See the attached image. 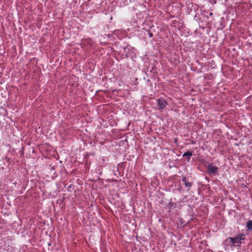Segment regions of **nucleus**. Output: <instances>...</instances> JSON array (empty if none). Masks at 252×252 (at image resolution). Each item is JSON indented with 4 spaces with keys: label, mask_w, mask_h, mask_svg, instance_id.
<instances>
[{
    "label": "nucleus",
    "mask_w": 252,
    "mask_h": 252,
    "mask_svg": "<svg viewBox=\"0 0 252 252\" xmlns=\"http://www.w3.org/2000/svg\"><path fill=\"white\" fill-rule=\"evenodd\" d=\"M245 235L243 233H239L236 237H228L223 242L225 249L226 250L229 246H236L237 244H241V241L244 240Z\"/></svg>",
    "instance_id": "1"
},
{
    "label": "nucleus",
    "mask_w": 252,
    "mask_h": 252,
    "mask_svg": "<svg viewBox=\"0 0 252 252\" xmlns=\"http://www.w3.org/2000/svg\"><path fill=\"white\" fill-rule=\"evenodd\" d=\"M207 169V173L209 174L213 175L214 176L218 175V167L216 166H214L213 163H210L208 166Z\"/></svg>",
    "instance_id": "2"
},
{
    "label": "nucleus",
    "mask_w": 252,
    "mask_h": 252,
    "mask_svg": "<svg viewBox=\"0 0 252 252\" xmlns=\"http://www.w3.org/2000/svg\"><path fill=\"white\" fill-rule=\"evenodd\" d=\"M157 102L159 109H163L165 107V106L167 104L165 100L162 97L158 98L157 100Z\"/></svg>",
    "instance_id": "3"
},
{
    "label": "nucleus",
    "mask_w": 252,
    "mask_h": 252,
    "mask_svg": "<svg viewBox=\"0 0 252 252\" xmlns=\"http://www.w3.org/2000/svg\"><path fill=\"white\" fill-rule=\"evenodd\" d=\"M182 180L184 183V185H185V187L186 188H188V189H190V188L191 187V186H192L193 183L192 182H189L187 180V178L185 177H183Z\"/></svg>",
    "instance_id": "4"
},
{
    "label": "nucleus",
    "mask_w": 252,
    "mask_h": 252,
    "mask_svg": "<svg viewBox=\"0 0 252 252\" xmlns=\"http://www.w3.org/2000/svg\"><path fill=\"white\" fill-rule=\"evenodd\" d=\"M246 227L249 231H252V220H249L246 223Z\"/></svg>",
    "instance_id": "5"
},
{
    "label": "nucleus",
    "mask_w": 252,
    "mask_h": 252,
    "mask_svg": "<svg viewBox=\"0 0 252 252\" xmlns=\"http://www.w3.org/2000/svg\"><path fill=\"white\" fill-rule=\"evenodd\" d=\"M192 151H188L187 152H185L184 153L183 157H188V161H189L190 159V158L192 156Z\"/></svg>",
    "instance_id": "6"
},
{
    "label": "nucleus",
    "mask_w": 252,
    "mask_h": 252,
    "mask_svg": "<svg viewBox=\"0 0 252 252\" xmlns=\"http://www.w3.org/2000/svg\"><path fill=\"white\" fill-rule=\"evenodd\" d=\"M56 166H53L51 167V169H50V170H51V172L52 171H54L53 174H54V175H56V172L55 171V170H56Z\"/></svg>",
    "instance_id": "7"
},
{
    "label": "nucleus",
    "mask_w": 252,
    "mask_h": 252,
    "mask_svg": "<svg viewBox=\"0 0 252 252\" xmlns=\"http://www.w3.org/2000/svg\"><path fill=\"white\" fill-rule=\"evenodd\" d=\"M148 34L149 36V37H152L153 36V34L150 30L147 31Z\"/></svg>",
    "instance_id": "8"
},
{
    "label": "nucleus",
    "mask_w": 252,
    "mask_h": 252,
    "mask_svg": "<svg viewBox=\"0 0 252 252\" xmlns=\"http://www.w3.org/2000/svg\"><path fill=\"white\" fill-rule=\"evenodd\" d=\"M213 15V13H210V15H211H211Z\"/></svg>",
    "instance_id": "9"
}]
</instances>
